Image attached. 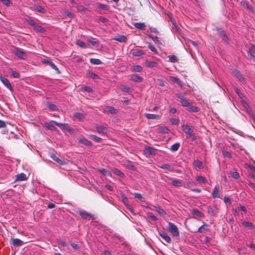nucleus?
Returning a JSON list of instances; mask_svg holds the SVG:
<instances>
[{
  "label": "nucleus",
  "mask_w": 255,
  "mask_h": 255,
  "mask_svg": "<svg viewBox=\"0 0 255 255\" xmlns=\"http://www.w3.org/2000/svg\"><path fill=\"white\" fill-rule=\"evenodd\" d=\"M44 127L47 129L52 130H56L57 129L56 128L54 125H51L48 123H45Z\"/></svg>",
  "instance_id": "nucleus-36"
},
{
  "label": "nucleus",
  "mask_w": 255,
  "mask_h": 255,
  "mask_svg": "<svg viewBox=\"0 0 255 255\" xmlns=\"http://www.w3.org/2000/svg\"><path fill=\"white\" fill-rule=\"evenodd\" d=\"M145 150L150 155H153L156 154V150L150 146L145 147Z\"/></svg>",
  "instance_id": "nucleus-24"
},
{
  "label": "nucleus",
  "mask_w": 255,
  "mask_h": 255,
  "mask_svg": "<svg viewBox=\"0 0 255 255\" xmlns=\"http://www.w3.org/2000/svg\"><path fill=\"white\" fill-rule=\"evenodd\" d=\"M121 90L123 92H125L127 93H129L131 92V89L130 88L127 87L126 86H122L121 88Z\"/></svg>",
  "instance_id": "nucleus-54"
},
{
  "label": "nucleus",
  "mask_w": 255,
  "mask_h": 255,
  "mask_svg": "<svg viewBox=\"0 0 255 255\" xmlns=\"http://www.w3.org/2000/svg\"><path fill=\"white\" fill-rule=\"evenodd\" d=\"M113 172L115 174L121 177H124L125 176L124 173L121 172L118 168H115L113 170Z\"/></svg>",
  "instance_id": "nucleus-45"
},
{
  "label": "nucleus",
  "mask_w": 255,
  "mask_h": 255,
  "mask_svg": "<svg viewBox=\"0 0 255 255\" xmlns=\"http://www.w3.org/2000/svg\"><path fill=\"white\" fill-rule=\"evenodd\" d=\"M147 216L154 221H156L157 220V218L152 213L148 212Z\"/></svg>",
  "instance_id": "nucleus-61"
},
{
  "label": "nucleus",
  "mask_w": 255,
  "mask_h": 255,
  "mask_svg": "<svg viewBox=\"0 0 255 255\" xmlns=\"http://www.w3.org/2000/svg\"><path fill=\"white\" fill-rule=\"evenodd\" d=\"M248 55L251 59H255V46L253 44L248 50Z\"/></svg>",
  "instance_id": "nucleus-11"
},
{
  "label": "nucleus",
  "mask_w": 255,
  "mask_h": 255,
  "mask_svg": "<svg viewBox=\"0 0 255 255\" xmlns=\"http://www.w3.org/2000/svg\"><path fill=\"white\" fill-rule=\"evenodd\" d=\"M98 7L102 9V10H107L108 9V5L104 4H99L98 6Z\"/></svg>",
  "instance_id": "nucleus-57"
},
{
  "label": "nucleus",
  "mask_w": 255,
  "mask_h": 255,
  "mask_svg": "<svg viewBox=\"0 0 255 255\" xmlns=\"http://www.w3.org/2000/svg\"><path fill=\"white\" fill-rule=\"evenodd\" d=\"M222 193V191L220 187L218 185H217L214 188L212 196L214 199L221 198Z\"/></svg>",
  "instance_id": "nucleus-4"
},
{
  "label": "nucleus",
  "mask_w": 255,
  "mask_h": 255,
  "mask_svg": "<svg viewBox=\"0 0 255 255\" xmlns=\"http://www.w3.org/2000/svg\"><path fill=\"white\" fill-rule=\"evenodd\" d=\"M233 73L240 82L242 83H244L245 82V78L239 70H234Z\"/></svg>",
  "instance_id": "nucleus-8"
},
{
  "label": "nucleus",
  "mask_w": 255,
  "mask_h": 255,
  "mask_svg": "<svg viewBox=\"0 0 255 255\" xmlns=\"http://www.w3.org/2000/svg\"><path fill=\"white\" fill-rule=\"evenodd\" d=\"M206 230H207V225L206 224H204L198 229V232L199 233H204Z\"/></svg>",
  "instance_id": "nucleus-51"
},
{
  "label": "nucleus",
  "mask_w": 255,
  "mask_h": 255,
  "mask_svg": "<svg viewBox=\"0 0 255 255\" xmlns=\"http://www.w3.org/2000/svg\"><path fill=\"white\" fill-rule=\"evenodd\" d=\"M196 179L200 183L205 184L207 182V180L204 177L200 175L196 176Z\"/></svg>",
  "instance_id": "nucleus-31"
},
{
  "label": "nucleus",
  "mask_w": 255,
  "mask_h": 255,
  "mask_svg": "<svg viewBox=\"0 0 255 255\" xmlns=\"http://www.w3.org/2000/svg\"><path fill=\"white\" fill-rule=\"evenodd\" d=\"M26 179L27 177L26 174L23 173H21L16 175L15 180L18 181H23L26 180Z\"/></svg>",
  "instance_id": "nucleus-20"
},
{
  "label": "nucleus",
  "mask_w": 255,
  "mask_h": 255,
  "mask_svg": "<svg viewBox=\"0 0 255 255\" xmlns=\"http://www.w3.org/2000/svg\"><path fill=\"white\" fill-rule=\"evenodd\" d=\"M130 77V80L133 82H140L143 80V78L137 74H131Z\"/></svg>",
  "instance_id": "nucleus-12"
},
{
  "label": "nucleus",
  "mask_w": 255,
  "mask_h": 255,
  "mask_svg": "<svg viewBox=\"0 0 255 255\" xmlns=\"http://www.w3.org/2000/svg\"><path fill=\"white\" fill-rule=\"evenodd\" d=\"M77 8L78 10L80 11L86 12L88 10V8L82 5L77 6Z\"/></svg>",
  "instance_id": "nucleus-60"
},
{
  "label": "nucleus",
  "mask_w": 255,
  "mask_h": 255,
  "mask_svg": "<svg viewBox=\"0 0 255 255\" xmlns=\"http://www.w3.org/2000/svg\"><path fill=\"white\" fill-rule=\"evenodd\" d=\"M186 187L189 188L194 187L196 185V183L194 181H188L186 182Z\"/></svg>",
  "instance_id": "nucleus-58"
},
{
  "label": "nucleus",
  "mask_w": 255,
  "mask_h": 255,
  "mask_svg": "<svg viewBox=\"0 0 255 255\" xmlns=\"http://www.w3.org/2000/svg\"><path fill=\"white\" fill-rule=\"evenodd\" d=\"M145 54V52L142 50H138L134 51H133L131 53V54L134 57H139L141 55H143Z\"/></svg>",
  "instance_id": "nucleus-28"
},
{
  "label": "nucleus",
  "mask_w": 255,
  "mask_h": 255,
  "mask_svg": "<svg viewBox=\"0 0 255 255\" xmlns=\"http://www.w3.org/2000/svg\"><path fill=\"white\" fill-rule=\"evenodd\" d=\"M191 213L193 215L199 218H203L204 216V214L197 209H193L192 210Z\"/></svg>",
  "instance_id": "nucleus-21"
},
{
  "label": "nucleus",
  "mask_w": 255,
  "mask_h": 255,
  "mask_svg": "<svg viewBox=\"0 0 255 255\" xmlns=\"http://www.w3.org/2000/svg\"><path fill=\"white\" fill-rule=\"evenodd\" d=\"M10 244L14 247H20L23 245V242L19 239L11 238Z\"/></svg>",
  "instance_id": "nucleus-9"
},
{
  "label": "nucleus",
  "mask_w": 255,
  "mask_h": 255,
  "mask_svg": "<svg viewBox=\"0 0 255 255\" xmlns=\"http://www.w3.org/2000/svg\"><path fill=\"white\" fill-rule=\"evenodd\" d=\"M35 31L38 32H44L45 31L44 28L41 26L37 25V24L33 27Z\"/></svg>",
  "instance_id": "nucleus-38"
},
{
  "label": "nucleus",
  "mask_w": 255,
  "mask_h": 255,
  "mask_svg": "<svg viewBox=\"0 0 255 255\" xmlns=\"http://www.w3.org/2000/svg\"><path fill=\"white\" fill-rule=\"evenodd\" d=\"M142 70V68L140 65H134L132 67V71L136 72H140Z\"/></svg>",
  "instance_id": "nucleus-46"
},
{
  "label": "nucleus",
  "mask_w": 255,
  "mask_h": 255,
  "mask_svg": "<svg viewBox=\"0 0 255 255\" xmlns=\"http://www.w3.org/2000/svg\"><path fill=\"white\" fill-rule=\"evenodd\" d=\"M79 142L87 146H91L92 145V143L90 141L87 140L84 137L80 138L79 140Z\"/></svg>",
  "instance_id": "nucleus-23"
},
{
  "label": "nucleus",
  "mask_w": 255,
  "mask_h": 255,
  "mask_svg": "<svg viewBox=\"0 0 255 255\" xmlns=\"http://www.w3.org/2000/svg\"><path fill=\"white\" fill-rule=\"evenodd\" d=\"M50 123H53L54 125L59 127L62 130H69V127L67 124L59 123L53 120H51Z\"/></svg>",
  "instance_id": "nucleus-10"
},
{
  "label": "nucleus",
  "mask_w": 255,
  "mask_h": 255,
  "mask_svg": "<svg viewBox=\"0 0 255 255\" xmlns=\"http://www.w3.org/2000/svg\"><path fill=\"white\" fill-rule=\"evenodd\" d=\"M134 26L137 29L144 30L146 26L144 22H136L134 23Z\"/></svg>",
  "instance_id": "nucleus-25"
},
{
  "label": "nucleus",
  "mask_w": 255,
  "mask_h": 255,
  "mask_svg": "<svg viewBox=\"0 0 255 255\" xmlns=\"http://www.w3.org/2000/svg\"><path fill=\"white\" fill-rule=\"evenodd\" d=\"M106 109L111 114H116L118 113V110L111 106H107Z\"/></svg>",
  "instance_id": "nucleus-34"
},
{
  "label": "nucleus",
  "mask_w": 255,
  "mask_h": 255,
  "mask_svg": "<svg viewBox=\"0 0 255 255\" xmlns=\"http://www.w3.org/2000/svg\"><path fill=\"white\" fill-rule=\"evenodd\" d=\"M242 224L245 227L248 228L250 229H254L255 227L254 225L250 222L243 221Z\"/></svg>",
  "instance_id": "nucleus-29"
},
{
  "label": "nucleus",
  "mask_w": 255,
  "mask_h": 255,
  "mask_svg": "<svg viewBox=\"0 0 255 255\" xmlns=\"http://www.w3.org/2000/svg\"><path fill=\"white\" fill-rule=\"evenodd\" d=\"M231 174L232 176L236 179H238L240 177L239 173L235 170L231 171Z\"/></svg>",
  "instance_id": "nucleus-49"
},
{
  "label": "nucleus",
  "mask_w": 255,
  "mask_h": 255,
  "mask_svg": "<svg viewBox=\"0 0 255 255\" xmlns=\"http://www.w3.org/2000/svg\"><path fill=\"white\" fill-rule=\"evenodd\" d=\"M96 131L101 134H106L108 132V128L106 126L103 125L96 126Z\"/></svg>",
  "instance_id": "nucleus-6"
},
{
  "label": "nucleus",
  "mask_w": 255,
  "mask_h": 255,
  "mask_svg": "<svg viewBox=\"0 0 255 255\" xmlns=\"http://www.w3.org/2000/svg\"><path fill=\"white\" fill-rule=\"evenodd\" d=\"M171 184L175 187H180L182 185L181 182L178 179H172Z\"/></svg>",
  "instance_id": "nucleus-42"
},
{
  "label": "nucleus",
  "mask_w": 255,
  "mask_h": 255,
  "mask_svg": "<svg viewBox=\"0 0 255 255\" xmlns=\"http://www.w3.org/2000/svg\"><path fill=\"white\" fill-rule=\"evenodd\" d=\"M74 116L80 121L83 120L85 118V115L84 114L78 112L75 113Z\"/></svg>",
  "instance_id": "nucleus-40"
},
{
  "label": "nucleus",
  "mask_w": 255,
  "mask_h": 255,
  "mask_svg": "<svg viewBox=\"0 0 255 255\" xmlns=\"http://www.w3.org/2000/svg\"><path fill=\"white\" fill-rule=\"evenodd\" d=\"M149 36L152 39V40L156 44H159V45H161L162 44V42L161 41V40L159 39V38L155 36H151V35H149Z\"/></svg>",
  "instance_id": "nucleus-43"
},
{
  "label": "nucleus",
  "mask_w": 255,
  "mask_h": 255,
  "mask_svg": "<svg viewBox=\"0 0 255 255\" xmlns=\"http://www.w3.org/2000/svg\"><path fill=\"white\" fill-rule=\"evenodd\" d=\"M90 62L91 64L94 65H100L102 64V62L101 60L96 58H91Z\"/></svg>",
  "instance_id": "nucleus-35"
},
{
  "label": "nucleus",
  "mask_w": 255,
  "mask_h": 255,
  "mask_svg": "<svg viewBox=\"0 0 255 255\" xmlns=\"http://www.w3.org/2000/svg\"><path fill=\"white\" fill-rule=\"evenodd\" d=\"M32 9L41 13H45L46 12V10L39 5H34Z\"/></svg>",
  "instance_id": "nucleus-17"
},
{
  "label": "nucleus",
  "mask_w": 255,
  "mask_h": 255,
  "mask_svg": "<svg viewBox=\"0 0 255 255\" xmlns=\"http://www.w3.org/2000/svg\"><path fill=\"white\" fill-rule=\"evenodd\" d=\"M8 73L10 74L11 76L15 78H19L20 74L18 72L13 71L11 69H9L8 70Z\"/></svg>",
  "instance_id": "nucleus-27"
},
{
  "label": "nucleus",
  "mask_w": 255,
  "mask_h": 255,
  "mask_svg": "<svg viewBox=\"0 0 255 255\" xmlns=\"http://www.w3.org/2000/svg\"><path fill=\"white\" fill-rule=\"evenodd\" d=\"M144 116L146 118L149 120H157L159 119V116L157 115L146 113L144 114Z\"/></svg>",
  "instance_id": "nucleus-22"
},
{
  "label": "nucleus",
  "mask_w": 255,
  "mask_h": 255,
  "mask_svg": "<svg viewBox=\"0 0 255 255\" xmlns=\"http://www.w3.org/2000/svg\"><path fill=\"white\" fill-rule=\"evenodd\" d=\"M175 96L180 100V101H182L185 98L184 97V94L182 93H177L175 94Z\"/></svg>",
  "instance_id": "nucleus-63"
},
{
  "label": "nucleus",
  "mask_w": 255,
  "mask_h": 255,
  "mask_svg": "<svg viewBox=\"0 0 255 255\" xmlns=\"http://www.w3.org/2000/svg\"><path fill=\"white\" fill-rule=\"evenodd\" d=\"M181 106L185 107H188L191 104L186 98L183 99L182 101H180Z\"/></svg>",
  "instance_id": "nucleus-44"
},
{
  "label": "nucleus",
  "mask_w": 255,
  "mask_h": 255,
  "mask_svg": "<svg viewBox=\"0 0 255 255\" xmlns=\"http://www.w3.org/2000/svg\"><path fill=\"white\" fill-rule=\"evenodd\" d=\"M170 121L173 125H177L179 123V120L177 119L172 118L170 119Z\"/></svg>",
  "instance_id": "nucleus-62"
},
{
  "label": "nucleus",
  "mask_w": 255,
  "mask_h": 255,
  "mask_svg": "<svg viewBox=\"0 0 255 255\" xmlns=\"http://www.w3.org/2000/svg\"><path fill=\"white\" fill-rule=\"evenodd\" d=\"M159 167L163 169H166L170 171L173 170V167L168 164H163Z\"/></svg>",
  "instance_id": "nucleus-30"
},
{
  "label": "nucleus",
  "mask_w": 255,
  "mask_h": 255,
  "mask_svg": "<svg viewBox=\"0 0 255 255\" xmlns=\"http://www.w3.org/2000/svg\"><path fill=\"white\" fill-rule=\"evenodd\" d=\"M13 53L19 59L25 60L27 56L26 53L23 51L19 48H15L13 51Z\"/></svg>",
  "instance_id": "nucleus-3"
},
{
  "label": "nucleus",
  "mask_w": 255,
  "mask_h": 255,
  "mask_svg": "<svg viewBox=\"0 0 255 255\" xmlns=\"http://www.w3.org/2000/svg\"><path fill=\"white\" fill-rule=\"evenodd\" d=\"M169 131V128L166 127H161L159 128V132L161 133H168Z\"/></svg>",
  "instance_id": "nucleus-39"
},
{
  "label": "nucleus",
  "mask_w": 255,
  "mask_h": 255,
  "mask_svg": "<svg viewBox=\"0 0 255 255\" xmlns=\"http://www.w3.org/2000/svg\"><path fill=\"white\" fill-rule=\"evenodd\" d=\"M180 146V144L178 142H176V143H174V144H173L171 146L170 149L172 151H176L179 148Z\"/></svg>",
  "instance_id": "nucleus-37"
},
{
  "label": "nucleus",
  "mask_w": 255,
  "mask_h": 255,
  "mask_svg": "<svg viewBox=\"0 0 255 255\" xmlns=\"http://www.w3.org/2000/svg\"><path fill=\"white\" fill-rule=\"evenodd\" d=\"M79 214L81 216V218L84 220H88L90 218L94 219V218L93 217V216L92 214L87 212L85 211H80L79 212Z\"/></svg>",
  "instance_id": "nucleus-7"
},
{
  "label": "nucleus",
  "mask_w": 255,
  "mask_h": 255,
  "mask_svg": "<svg viewBox=\"0 0 255 255\" xmlns=\"http://www.w3.org/2000/svg\"><path fill=\"white\" fill-rule=\"evenodd\" d=\"M222 153L224 156L228 157L230 159L232 158V155L229 151L224 150L222 151Z\"/></svg>",
  "instance_id": "nucleus-56"
},
{
  "label": "nucleus",
  "mask_w": 255,
  "mask_h": 255,
  "mask_svg": "<svg viewBox=\"0 0 255 255\" xmlns=\"http://www.w3.org/2000/svg\"><path fill=\"white\" fill-rule=\"evenodd\" d=\"M169 78L172 82L176 83L180 87L182 86V82L178 78L174 76H170Z\"/></svg>",
  "instance_id": "nucleus-19"
},
{
  "label": "nucleus",
  "mask_w": 255,
  "mask_h": 255,
  "mask_svg": "<svg viewBox=\"0 0 255 255\" xmlns=\"http://www.w3.org/2000/svg\"><path fill=\"white\" fill-rule=\"evenodd\" d=\"M88 42L91 44L92 46H95V47H98L99 45V41H92L90 40H88Z\"/></svg>",
  "instance_id": "nucleus-59"
},
{
  "label": "nucleus",
  "mask_w": 255,
  "mask_h": 255,
  "mask_svg": "<svg viewBox=\"0 0 255 255\" xmlns=\"http://www.w3.org/2000/svg\"><path fill=\"white\" fill-rule=\"evenodd\" d=\"M113 39L119 41L120 42L125 43L127 41V38L124 35H117L116 37L113 38Z\"/></svg>",
  "instance_id": "nucleus-16"
},
{
  "label": "nucleus",
  "mask_w": 255,
  "mask_h": 255,
  "mask_svg": "<svg viewBox=\"0 0 255 255\" xmlns=\"http://www.w3.org/2000/svg\"><path fill=\"white\" fill-rule=\"evenodd\" d=\"M99 171L104 175H110L109 172L105 168L100 169H99Z\"/></svg>",
  "instance_id": "nucleus-64"
},
{
  "label": "nucleus",
  "mask_w": 255,
  "mask_h": 255,
  "mask_svg": "<svg viewBox=\"0 0 255 255\" xmlns=\"http://www.w3.org/2000/svg\"><path fill=\"white\" fill-rule=\"evenodd\" d=\"M0 80L2 83L11 92L13 91V88L8 80L2 76H0Z\"/></svg>",
  "instance_id": "nucleus-5"
},
{
  "label": "nucleus",
  "mask_w": 255,
  "mask_h": 255,
  "mask_svg": "<svg viewBox=\"0 0 255 255\" xmlns=\"http://www.w3.org/2000/svg\"><path fill=\"white\" fill-rule=\"evenodd\" d=\"M76 44L81 48H87L89 47L88 45L86 44L83 41L80 40H77L76 42Z\"/></svg>",
  "instance_id": "nucleus-32"
},
{
  "label": "nucleus",
  "mask_w": 255,
  "mask_h": 255,
  "mask_svg": "<svg viewBox=\"0 0 255 255\" xmlns=\"http://www.w3.org/2000/svg\"><path fill=\"white\" fill-rule=\"evenodd\" d=\"M148 48L151 51H152L153 52H154V53L156 54L157 53V50L156 49V48L154 46V45H153L151 43L149 42L148 43Z\"/></svg>",
  "instance_id": "nucleus-52"
},
{
  "label": "nucleus",
  "mask_w": 255,
  "mask_h": 255,
  "mask_svg": "<svg viewBox=\"0 0 255 255\" xmlns=\"http://www.w3.org/2000/svg\"><path fill=\"white\" fill-rule=\"evenodd\" d=\"M187 110L190 112H198L200 109L196 106H192L190 104V106L187 107Z\"/></svg>",
  "instance_id": "nucleus-26"
},
{
  "label": "nucleus",
  "mask_w": 255,
  "mask_h": 255,
  "mask_svg": "<svg viewBox=\"0 0 255 255\" xmlns=\"http://www.w3.org/2000/svg\"><path fill=\"white\" fill-rule=\"evenodd\" d=\"M181 128L183 131L186 134L187 138H189L192 141L196 139V136L193 133V127L188 126V125H185L183 124L181 126Z\"/></svg>",
  "instance_id": "nucleus-1"
},
{
  "label": "nucleus",
  "mask_w": 255,
  "mask_h": 255,
  "mask_svg": "<svg viewBox=\"0 0 255 255\" xmlns=\"http://www.w3.org/2000/svg\"><path fill=\"white\" fill-rule=\"evenodd\" d=\"M155 210L160 215L164 216L166 214V213L160 207L154 206Z\"/></svg>",
  "instance_id": "nucleus-41"
},
{
  "label": "nucleus",
  "mask_w": 255,
  "mask_h": 255,
  "mask_svg": "<svg viewBox=\"0 0 255 255\" xmlns=\"http://www.w3.org/2000/svg\"><path fill=\"white\" fill-rule=\"evenodd\" d=\"M169 60L170 62L172 63H175L177 62L178 59L176 55H172L168 56Z\"/></svg>",
  "instance_id": "nucleus-50"
},
{
  "label": "nucleus",
  "mask_w": 255,
  "mask_h": 255,
  "mask_svg": "<svg viewBox=\"0 0 255 255\" xmlns=\"http://www.w3.org/2000/svg\"><path fill=\"white\" fill-rule=\"evenodd\" d=\"M89 136L91 139H92L93 140H94L97 142H100L102 140V138L101 137H98V136H96V135L90 134Z\"/></svg>",
  "instance_id": "nucleus-47"
},
{
  "label": "nucleus",
  "mask_w": 255,
  "mask_h": 255,
  "mask_svg": "<svg viewBox=\"0 0 255 255\" xmlns=\"http://www.w3.org/2000/svg\"><path fill=\"white\" fill-rule=\"evenodd\" d=\"M159 235L167 243H170L171 240L170 237L164 232H159Z\"/></svg>",
  "instance_id": "nucleus-13"
},
{
  "label": "nucleus",
  "mask_w": 255,
  "mask_h": 255,
  "mask_svg": "<svg viewBox=\"0 0 255 255\" xmlns=\"http://www.w3.org/2000/svg\"><path fill=\"white\" fill-rule=\"evenodd\" d=\"M88 76L93 79H97L99 78L98 75L93 72L88 73Z\"/></svg>",
  "instance_id": "nucleus-55"
},
{
  "label": "nucleus",
  "mask_w": 255,
  "mask_h": 255,
  "mask_svg": "<svg viewBox=\"0 0 255 255\" xmlns=\"http://www.w3.org/2000/svg\"><path fill=\"white\" fill-rule=\"evenodd\" d=\"M50 157L54 161L58 163L61 165H63L64 164V161L59 159L56 155L54 153H50Z\"/></svg>",
  "instance_id": "nucleus-18"
},
{
  "label": "nucleus",
  "mask_w": 255,
  "mask_h": 255,
  "mask_svg": "<svg viewBox=\"0 0 255 255\" xmlns=\"http://www.w3.org/2000/svg\"><path fill=\"white\" fill-rule=\"evenodd\" d=\"M168 231L174 236L178 237L179 235V230L177 226L173 223L168 222V226L167 227Z\"/></svg>",
  "instance_id": "nucleus-2"
},
{
  "label": "nucleus",
  "mask_w": 255,
  "mask_h": 255,
  "mask_svg": "<svg viewBox=\"0 0 255 255\" xmlns=\"http://www.w3.org/2000/svg\"><path fill=\"white\" fill-rule=\"evenodd\" d=\"M193 166L199 169H203L204 167L203 163L198 159L194 160L193 162Z\"/></svg>",
  "instance_id": "nucleus-15"
},
{
  "label": "nucleus",
  "mask_w": 255,
  "mask_h": 255,
  "mask_svg": "<svg viewBox=\"0 0 255 255\" xmlns=\"http://www.w3.org/2000/svg\"><path fill=\"white\" fill-rule=\"evenodd\" d=\"M47 106L50 110L53 111H56L58 110V107L55 104L47 102Z\"/></svg>",
  "instance_id": "nucleus-33"
},
{
  "label": "nucleus",
  "mask_w": 255,
  "mask_h": 255,
  "mask_svg": "<svg viewBox=\"0 0 255 255\" xmlns=\"http://www.w3.org/2000/svg\"><path fill=\"white\" fill-rule=\"evenodd\" d=\"M146 64V66L150 68L156 67L157 65V63L153 61H147Z\"/></svg>",
  "instance_id": "nucleus-53"
},
{
  "label": "nucleus",
  "mask_w": 255,
  "mask_h": 255,
  "mask_svg": "<svg viewBox=\"0 0 255 255\" xmlns=\"http://www.w3.org/2000/svg\"><path fill=\"white\" fill-rule=\"evenodd\" d=\"M233 88L240 98L243 99L244 97V94L241 92L240 90L237 87L234 86Z\"/></svg>",
  "instance_id": "nucleus-48"
},
{
  "label": "nucleus",
  "mask_w": 255,
  "mask_h": 255,
  "mask_svg": "<svg viewBox=\"0 0 255 255\" xmlns=\"http://www.w3.org/2000/svg\"><path fill=\"white\" fill-rule=\"evenodd\" d=\"M43 63L48 64L52 69L55 70L58 74H60L61 72L58 67L50 60H44Z\"/></svg>",
  "instance_id": "nucleus-14"
}]
</instances>
